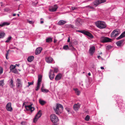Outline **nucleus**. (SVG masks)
<instances>
[{
  "mask_svg": "<svg viewBox=\"0 0 125 125\" xmlns=\"http://www.w3.org/2000/svg\"><path fill=\"white\" fill-rule=\"evenodd\" d=\"M94 5L95 7H96L97 5L100 4L99 0H96L94 2Z\"/></svg>",
  "mask_w": 125,
  "mask_h": 125,
  "instance_id": "nucleus-25",
  "label": "nucleus"
},
{
  "mask_svg": "<svg viewBox=\"0 0 125 125\" xmlns=\"http://www.w3.org/2000/svg\"><path fill=\"white\" fill-rule=\"evenodd\" d=\"M115 31H113L111 34V37L112 38L114 37H115Z\"/></svg>",
  "mask_w": 125,
  "mask_h": 125,
  "instance_id": "nucleus-41",
  "label": "nucleus"
},
{
  "mask_svg": "<svg viewBox=\"0 0 125 125\" xmlns=\"http://www.w3.org/2000/svg\"><path fill=\"white\" fill-rule=\"evenodd\" d=\"M28 86H29L30 85H32L33 84V82H28Z\"/></svg>",
  "mask_w": 125,
  "mask_h": 125,
  "instance_id": "nucleus-53",
  "label": "nucleus"
},
{
  "mask_svg": "<svg viewBox=\"0 0 125 125\" xmlns=\"http://www.w3.org/2000/svg\"><path fill=\"white\" fill-rule=\"evenodd\" d=\"M114 31H115L114 33H115V37H116L119 35V33L118 32V31L116 30V29L114 30Z\"/></svg>",
  "mask_w": 125,
  "mask_h": 125,
  "instance_id": "nucleus-34",
  "label": "nucleus"
},
{
  "mask_svg": "<svg viewBox=\"0 0 125 125\" xmlns=\"http://www.w3.org/2000/svg\"><path fill=\"white\" fill-rule=\"evenodd\" d=\"M54 76L55 75L53 73H51V74H49V76L51 80H52L54 78Z\"/></svg>",
  "mask_w": 125,
  "mask_h": 125,
  "instance_id": "nucleus-26",
  "label": "nucleus"
},
{
  "mask_svg": "<svg viewBox=\"0 0 125 125\" xmlns=\"http://www.w3.org/2000/svg\"><path fill=\"white\" fill-rule=\"evenodd\" d=\"M77 31L83 33L85 35L88 36L90 38H92L93 37V35L90 33L88 31H85L82 30H77Z\"/></svg>",
  "mask_w": 125,
  "mask_h": 125,
  "instance_id": "nucleus-4",
  "label": "nucleus"
},
{
  "mask_svg": "<svg viewBox=\"0 0 125 125\" xmlns=\"http://www.w3.org/2000/svg\"><path fill=\"white\" fill-rule=\"evenodd\" d=\"M5 35V33L3 31L0 32V38H3Z\"/></svg>",
  "mask_w": 125,
  "mask_h": 125,
  "instance_id": "nucleus-27",
  "label": "nucleus"
},
{
  "mask_svg": "<svg viewBox=\"0 0 125 125\" xmlns=\"http://www.w3.org/2000/svg\"><path fill=\"white\" fill-rule=\"evenodd\" d=\"M50 117L51 121L53 123H56L59 121V119L54 114L51 115Z\"/></svg>",
  "mask_w": 125,
  "mask_h": 125,
  "instance_id": "nucleus-3",
  "label": "nucleus"
},
{
  "mask_svg": "<svg viewBox=\"0 0 125 125\" xmlns=\"http://www.w3.org/2000/svg\"><path fill=\"white\" fill-rule=\"evenodd\" d=\"M100 68H101V69H104V67H101Z\"/></svg>",
  "mask_w": 125,
  "mask_h": 125,
  "instance_id": "nucleus-60",
  "label": "nucleus"
},
{
  "mask_svg": "<svg viewBox=\"0 0 125 125\" xmlns=\"http://www.w3.org/2000/svg\"><path fill=\"white\" fill-rule=\"evenodd\" d=\"M88 75H89V76H90L91 75V74H90V73H88Z\"/></svg>",
  "mask_w": 125,
  "mask_h": 125,
  "instance_id": "nucleus-61",
  "label": "nucleus"
},
{
  "mask_svg": "<svg viewBox=\"0 0 125 125\" xmlns=\"http://www.w3.org/2000/svg\"><path fill=\"white\" fill-rule=\"evenodd\" d=\"M25 102H24L23 103V104H22V106H23L25 104Z\"/></svg>",
  "mask_w": 125,
  "mask_h": 125,
  "instance_id": "nucleus-64",
  "label": "nucleus"
},
{
  "mask_svg": "<svg viewBox=\"0 0 125 125\" xmlns=\"http://www.w3.org/2000/svg\"><path fill=\"white\" fill-rule=\"evenodd\" d=\"M25 107L27 110L31 111V112L33 111L34 110V107L31 106V104L28 105H25Z\"/></svg>",
  "mask_w": 125,
  "mask_h": 125,
  "instance_id": "nucleus-10",
  "label": "nucleus"
},
{
  "mask_svg": "<svg viewBox=\"0 0 125 125\" xmlns=\"http://www.w3.org/2000/svg\"><path fill=\"white\" fill-rule=\"evenodd\" d=\"M124 37H125V31L123 32L119 37L116 38V40H118Z\"/></svg>",
  "mask_w": 125,
  "mask_h": 125,
  "instance_id": "nucleus-17",
  "label": "nucleus"
},
{
  "mask_svg": "<svg viewBox=\"0 0 125 125\" xmlns=\"http://www.w3.org/2000/svg\"><path fill=\"white\" fill-rule=\"evenodd\" d=\"M19 64H16L15 65V66H16H16H19Z\"/></svg>",
  "mask_w": 125,
  "mask_h": 125,
  "instance_id": "nucleus-59",
  "label": "nucleus"
},
{
  "mask_svg": "<svg viewBox=\"0 0 125 125\" xmlns=\"http://www.w3.org/2000/svg\"><path fill=\"white\" fill-rule=\"evenodd\" d=\"M42 76L41 75H39L38 76V79L37 83H41L42 79Z\"/></svg>",
  "mask_w": 125,
  "mask_h": 125,
  "instance_id": "nucleus-24",
  "label": "nucleus"
},
{
  "mask_svg": "<svg viewBox=\"0 0 125 125\" xmlns=\"http://www.w3.org/2000/svg\"><path fill=\"white\" fill-rule=\"evenodd\" d=\"M47 42H51L52 41V39L51 38H48L46 39Z\"/></svg>",
  "mask_w": 125,
  "mask_h": 125,
  "instance_id": "nucleus-36",
  "label": "nucleus"
},
{
  "mask_svg": "<svg viewBox=\"0 0 125 125\" xmlns=\"http://www.w3.org/2000/svg\"><path fill=\"white\" fill-rule=\"evenodd\" d=\"M53 72V70H50V72L49 73V74H51V73Z\"/></svg>",
  "mask_w": 125,
  "mask_h": 125,
  "instance_id": "nucleus-56",
  "label": "nucleus"
},
{
  "mask_svg": "<svg viewBox=\"0 0 125 125\" xmlns=\"http://www.w3.org/2000/svg\"><path fill=\"white\" fill-rule=\"evenodd\" d=\"M54 72L53 73H57L58 72V69L57 68H54Z\"/></svg>",
  "mask_w": 125,
  "mask_h": 125,
  "instance_id": "nucleus-43",
  "label": "nucleus"
},
{
  "mask_svg": "<svg viewBox=\"0 0 125 125\" xmlns=\"http://www.w3.org/2000/svg\"><path fill=\"white\" fill-rule=\"evenodd\" d=\"M62 75L60 74H58L56 76L55 78L56 80H59L61 79L62 77Z\"/></svg>",
  "mask_w": 125,
  "mask_h": 125,
  "instance_id": "nucleus-19",
  "label": "nucleus"
},
{
  "mask_svg": "<svg viewBox=\"0 0 125 125\" xmlns=\"http://www.w3.org/2000/svg\"><path fill=\"white\" fill-rule=\"evenodd\" d=\"M43 23V21H41L40 23L41 24H42Z\"/></svg>",
  "mask_w": 125,
  "mask_h": 125,
  "instance_id": "nucleus-58",
  "label": "nucleus"
},
{
  "mask_svg": "<svg viewBox=\"0 0 125 125\" xmlns=\"http://www.w3.org/2000/svg\"><path fill=\"white\" fill-rule=\"evenodd\" d=\"M11 39V36H10V37H9L7 38V40H6L5 41V42H7V43L9 42L10 41V40Z\"/></svg>",
  "mask_w": 125,
  "mask_h": 125,
  "instance_id": "nucleus-38",
  "label": "nucleus"
},
{
  "mask_svg": "<svg viewBox=\"0 0 125 125\" xmlns=\"http://www.w3.org/2000/svg\"><path fill=\"white\" fill-rule=\"evenodd\" d=\"M16 14H13V16H15L16 15Z\"/></svg>",
  "mask_w": 125,
  "mask_h": 125,
  "instance_id": "nucleus-63",
  "label": "nucleus"
},
{
  "mask_svg": "<svg viewBox=\"0 0 125 125\" xmlns=\"http://www.w3.org/2000/svg\"><path fill=\"white\" fill-rule=\"evenodd\" d=\"M115 31H113L111 34V37L112 38L114 37H115Z\"/></svg>",
  "mask_w": 125,
  "mask_h": 125,
  "instance_id": "nucleus-42",
  "label": "nucleus"
},
{
  "mask_svg": "<svg viewBox=\"0 0 125 125\" xmlns=\"http://www.w3.org/2000/svg\"><path fill=\"white\" fill-rule=\"evenodd\" d=\"M4 12H8L9 13H10L11 11V10L8 8H5L4 9Z\"/></svg>",
  "mask_w": 125,
  "mask_h": 125,
  "instance_id": "nucleus-30",
  "label": "nucleus"
},
{
  "mask_svg": "<svg viewBox=\"0 0 125 125\" xmlns=\"http://www.w3.org/2000/svg\"><path fill=\"white\" fill-rule=\"evenodd\" d=\"M65 109L68 112H69L70 110V108L66 107L65 108Z\"/></svg>",
  "mask_w": 125,
  "mask_h": 125,
  "instance_id": "nucleus-49",
  "label": "nucleus"
},
{
  "mask_svg": "<svg viewBox=\"0 0 125 125\" xmlns=\"http://www.w3.org/2000/svg\"><path fill=\"white\" fill-rule=\"evenodd\" d=\"M90 119V117L89 115H87L86 116V117L84 118V119L86 121H89Z\"/></svg>",
  "mask_w": 125,
  "mask_h": 125,
  "instance_id": "nucleus-37",
  "label": "nucleus"
},
{
  "mask_svg": "<svg viewBox=\"0 0 125 125\" xmlns=\"http://www.w3.org/2000/svg\"><path fill=\"white\" fill-rule=\"evenodd\" d=\"M63 49L65 50H67L69 49V47L68 45H65L63 46Z\"/></svg>",
  "mask_w": 125,
  "mask_h": 125,
  "instance_id": "nucleus-40",
  "label": "nucleus"
},
{
  "mask_svg": "<svg viewBox=\"0 0 125 125\" xmlns=\"http://www.w3.org/2000/svg\"><path fill=\"white\" fill-rule=\"evenodd\" d=\"M63 107L62 105L60 104H57L55 108H54V110L57 114L59 115L63 110Z\"/></svg>",
  "mask_w": 125,
  "mask_h": 125,
  "instance_id": "nucleus-2",
  "label": "nucleus"
},
{
  "mask_svg": "<svg viewBox=\"0 0 125 125\" xmlns=\"http://www.w3.org/2000/svg\"><path fill=\"white\" fill-rule=\"evenodd\" d=\"M76 25L77 26H80L82 24V21L80 19H78L75 21Z\"/></svg>",
  "mask_w": 125,
  "mask_h": 125,
  "instance_id": "nucleus-12",
  "label": "nucleus"
},
{
  "mask_svg": "<svg viewBox=\"0 0 125 125\" xmlns=\"http://www.w3.org/2000/svg\"><path fill=\"white\" fill-rule=\"evenodd\" d=\"M111 39L107 37H104L102 39V41L103 42H110Z\"/></svg>",
  "mask_w": 125,
  "mask_h": 125,
  "instance_id": "nucleus-14",
  "label": "nucleus"
},
{
  "mask_svg": "<svg viewBox=\"0 0 125 125\" xmlns=\"http://www.w3.org/2000/svg\"><path fill=\"white\" fill-rule=\"evenodd\" d=\"M58 8L57 5H55L54 6H51L49 8V10L51 12H53L56 11Z\"/></svg>",
  "mask_w": 125,
  "mask_h": 125,
  "instance_id": "nucleus-8",
  "label": "nucleus"
},
{
  "mask_svg": "<svg viewBox=\"0 0 125 125\" xmlns=\"http://www.w3.org/2000/svg\"><path fill=\"white\" fill-rule=\"evenodd\" d=\"M88 7L89 8H91V9H93V7L92 6H88Z\"/></svg>",
  "mask_w": 125,
  "mask_h": 125,
  "instance_id": "nucleus-57",
  "label": "nucleus"
},
{
  "mask_svg": "<svg viewBox=\"0 0 125 125\" xmlns=\"http://www.w3.org/2000/svg\"><path fill=\"white\" fill-rule=\"evenodd\" d=\"M9 51V50L8 51H7V52L5 54L6 57L7 59H8V58L7 57V56H8V54L9 53V51Z\"/></svg>",
  "mask_w": 125,
  "mask_h": 125,
  "instance_id": "nucleus-52",
  "label": "nucleus"
},
{
  "mask_svg": "<svg viewBox=\"0 0 125 125\" xmlns=\"http://www.w3.org/2000/svg\"><path fill=\"white\" fill-rule=\"evenodd\" d=\"M80 105L79 104V103L77 104H75L73 105V108L74 110L76 111H77L80 108Z\"/></svg>",
  "mask_w": 125,
  "mask_h": 125,
  "instance_id": "nucleus-15",
  "label": "nucleus"
},
{
  "mask_svg": "<svg viewBox=\"0 0 125 125\" xmlns=\"http://www.w3.org/2000/svg\"><path fill=\"white\" fill-rule=\"evenodd\" d=\"M45 60L47 62L49 63H51L52 62L53 59L51 57H46L45 58Z\"/></svg>",
  "mask_w": 125,
  "mask_h": 125,
  "instance_id": "nucleus-16",
  "label": "nucleus"
},
{
  "mask_svg": "<svg viewBox=\"0 0 125 125\" xmlns=\"http://www.w3.org/2000/svg\"><path fill=\"white\" fill-rule=\"evenodd\" d=\"M96 26L98 28L102 29L105 28L106 27L105 22L101 21H98L95 22Z\"/></svg>",
  "mask_w": 125,
  "mask_h": 125,
  "instance_id": "nucleus-1",
  "label": "nucleus"
},
{
  "mask_svg": "<svg viewBox=\"0 0 125 125\" xmlns=\"http://www.w3.org/2000/svg\"><path fill=\"white\" fill-rule=\"evenodd\" d=\"M41 111L40 110L38 112L35 116L33 120V122L35 123H36L38 119L41 117Z\"/></svg>",
  "mask_w": 125,
  "mask_h": 125,
  "instance_id": "nucleus-5",
  "label": "nucleus"
},
{
  "mask_svg": "<svg viewBox=\"0 0 125 125\" xmlns=\"http://www.w3.org/2000/svg\"><path fill=\"white\" fill-rule=\"evenodd\" d=\"M4 85V80H3L0 81V86L3 87Z\"/></svg>",
  "mask_w": 125,
  "mask_h": 125,
  "instance_id": "nucleus-31",
  "label": "nucleus"
},
{
  "mask_svg": "<svg viewBox=\"0 0 125 125\" xmlns=\"http://www.w3.org/2000/svg\"><path fill=\"white\" fill-rule=\"evenodd\" d=\"M78 42L76 41H74L73 42V44L75 45H77L78 44Z\"/></svg>",
  "mask_w": 125,
  "mask_h": 125,
  "instance_id": "nucleus-54",
  "label": "nucleus"
},
{
  "mask_svg": "<svg viewBox=\"0 0 125 125\" xmlns=\"http://www.w3.org/2000/svg\"><path fill=\"white\" fill-rule=\"evenodd\" d=\"M95 50V47L94 46L90 47L89 49V53L91 55H92L94 53Z\"/></svg>",
  "mask_w": 125,
  "mask_h": 125,
  "instance_id": "nucleus-9",
  "label": "nucleus"
},
{
  "mask_svg": "<svg viewBox=\"0 0 125 125\" xmlns=\"http://www.w3.org/2000/svg\"><path fill=\"white\" fill-rule=\"evenodd\" d=\"M97 57L98 58H100L101 57V56L100 55H98L97 56Z\"/></svg>",
  "mask_w": 125,
  "mask_h": 125,
  "instance_id": "nucleus-62",
  "label": "nucleus"
},
{
  "mask_svg": "<svg viewBox=\"0 0 125 125\" xmlns=\"http://www.w3.org/2000/svg\"><path fill=\"white\" fill-rule=\"evenodd\" d=\"M9 86L11 88H13L14 86L15 85L13 83V79L11 78L9 80Z\"/></svg>",
  "mask_w": 125,
  "mask_h": 125,
  "instance_id": "nucleus-11",
  "label": "nucleus"
},
{
  "mask_svg": "<svg viewBox=\"0 0 125 125\" xmlns=\"http://www.w3.org/2000/svg\"><path fill=\"white\" fill-rule=\"evenodd\" d=\"M66 23V21L63 20H61L58 22L57 24L60 25H62Z\"/></svg>",
  "mask_w": 125,
  "mask_h": 125,
  "instance_id": "nucleus-18",
  "label": "nucleus"
},
{
  "mask_svg": "<svg viewBox=\"0 0 125 125\" xmlns=\"http://www.w3.org/2000/svg\"><path fill=\"white\" fill-rule=\"evenodd\" d=\"M34 59V57L33 56H29L27 59V61L30 62L32 61Z\"/></svg>",
  "mask_w": 125,
  "mask_h": 125,
  "instance_id": "nucleus-21",
  "label": "nucleus"
},
{
  "mask_svg": "<svg viewBox=\"0 0 125 125\" xmlns=\"http://www.w3.org/2000/svg\"><path fill=\"white\" fill-rule=\"evenodd\" d=\"M112 47L110 45H108L106 46V49L107 50H109Z\"/></svg>",
  "mask_w": 125,
  "mask_h": 125,
  "instance_id": "nucleus-45",
  "label": "nucleus"
},
{
  "mask_svg": "<svg viewBox=\"0 0 125 125\" xmlns=\"http://www.w3.org/2000/svg\"><path fill=\"white\" fill-rule=\"evenodd\" d=\"M99 0L100 4L104 3L106 1L104 0Z\"/></svg>",
  "mask_w": 125,
  "mask_h": 125,
  "instance_id": "nucleus-47",
  "label": "nucleus"
},
{
  "mask_svg": "<svg viewBox=\"0 0 125 125\" xmlns=\"http://www.w3.org/2000/svg\"><path fill=\"white\" fill-rule=\"evenodd\" d=\"M71 9L73 10H78V8L74 7H72L71 8Z\"/></svg>",
  "mask_w": 125,
  "mask_h": 125,
  "instance_id": "nucleus-39",
  "label": "nucleus"
},
{
  "mask_svg": "<svg viewBox=\"0 0 125 125\" xmlns=\"http://www.w3.org/2000/svg\"><path fill=\"white\" fill-rule=\"evenodd\" d=\"M3 73V69L1 67H0V74H1Z\"/></svg>",
  "mask_w": 125,
  "mask_h": 125,
  "instance_id": "nucleus-51",
  "label": "nucleus"
},
{
  "mask_svg": "<svg viewBox=\"0 0 125 125\" xmlns=\"http://www.w3.org/2000/svg\"><path fill=\"white\" fill-rule=\"evenodd\" d=\"M38 3V1L37 0H36L35 1V2H32V5H34V6L36 5H37V4Z\"/></svg>",
  "mask_w": 125,
  "mask_h": 125,
  "instance_id": "nucleus-46",
  "label": "nucleus"
},
{
  "mask_svg": "<svg viewBox=\"0 0 125 125\" xmlns=\"http://www.w3.org/2000/svg\"><path fill=\"white\" fill-rule=\"evenodd\" d=\"M26 122L25 121H23L21 123V124L22 125H24L26 124Z\"/></svg>",
  "mask_w": 125,
  "mask_h": 125,
  "instance_id": "nucleus-48",
  "label": "nucleus"
},
{
  "mask_svg": "<svg viewBox=\"0 0 125 125\" xmlns=\"http://www.w3.org/2000/svg\"><path fill=\"white\" fill-rule=\"evenodd\" d=\"M42 47H39L37 48L35 51L36 54L37 55L40 53L42 50Z\"/></svg>",
  "mask_w": 125,
  "mask_h": 125,
  "instance_id": "nucleus-13",
  "label": "nucleus"
},
{
  "mask_svg": "<svg viewBox=\"0 0 125 125\" xmlns=\"http://www.w3.org/2000/svg\"><path fill=\"white\" fill-rule=\"evenodd\" d=\"M16 86L18 88H21L22 87V82L21 80L19 78L17 79L16 81Z\"/></svg>",
  "mask_w": 125,
  "mask_h": 125,
  "instance_id": "nucleus-6",
  "label": "nucleus"
},
{
  "mask_svg": "<svg viewBox=\"0 0 125 125\" xmlns=\"http://www.w3.org/2000/svg\"><path fill=\"white\" fill-rule=\"evenodd\" d=\"M15 67L16 66H14L13 65H11L10 67V71H12V70L15 69Z\"/></svg>",
  "mask_w": 125,
  "mask_h": 125,
  "instance_id": "nucleus-35",
  "label": "nucleus"
},
{
  "mask_svg": "<svg viewBox=\"0 0 125 125\" xmlns=\"http://www.w3.org/2000/svg\"><path fill=\"white\" fill-rule=\"evenodd\" d=\"M40 84L41 83H37V86L35 88V90L36 91H37L38 90L40 86Z\"/></svg>",
  "mask_w": 125,
  "mask_h": 125,
  "instance_id": "nucleus-33",
  "label": "nucleus"
},
{
  "mask_svg": "<svg viewBox=\"0 0 125 125\" xmlns=\"http://www.w3.org/2000/svg\"><path fill=\"white\" fill-rule=\"evenodd\" d=\"M67 42H69L70 41V37H69L68 38V39L67 40Z\"/></svg>",
  "mask_w": 125,
  "mask_h": 125,
  "instance_id": "nucleus-55",
  "label": "nucleus"
},
{
  "mask_svg": "<svg viewBox=\"0 0 125 125\" xmlns=\"http://www.w3.org/2000/svg\"><path fill=\"white\" fill-rule=\"evenodd\" d=\"M27 21H28V23H29L31 24H33L34 23V22L32 21H30L28 20Z\"/></svg>",
  "mask_w": 125,
  "mask_h": 125,
  "instance_id": "nucleus-50",
  "label": "nucleus"
},
{
  "mask_svg": "<svg viewBox=\"0 0 125 125\" xmlns=\"http://www.w3.org/2000/svg\"><path fill=\"white\" fill-rule=\"evenodd\" d=\"M43 86L41 89V91L42 92L44 93H47L49 92V91L48 90L46 89H44L43 88Z\"/></svg>",
  "mask_w": 125,
  "mask_h": 125,
  "instance_id": "nucleus-29",
  "label": "nucleus"
},
{
  "mask_svg": "<svg viewBox=\"0 0 125 125\" xmlns=\"http://www.w3.org/2000/svg\"><path fill=\"white\" fill-rule=\"evenodd\" d=\"M10 24V23L7 22H4L0 24V26L2 27L5 25H8Z\"/></svg>",
  "mask_w": 125,
  "mask_h": 125,
  "instance_id": "nucleus-22",
  "label": "nucleus"
},
{
  "mask_svg": "<svg viewBox=\"0 0 125 125\" xmlns=\"http://www.w3.org/2000/svg\"><path fill=\"white\" fill-rule=\"evenodd\" d=\"M124 41V40H121L116 42V44L118 46H121Z\"/></svg>",
  "mask_w": 125,
  "mask_h": 125,
  "instance_id": "nucleus-20",
  "label": "nucleus"
},
{
  "mask_svg": "<svg viewBox=\"0 0 125 125\" xmlns=\"http://www.w3.org/2000/svg\"><path fill=\"white\" fill-rule=\"evenodd\" d=\"M11 71L14 73H17V69L15 68L14 69L12 70V71Z\"/></svg>",
  "mask_w": 125,
  "mask_h": 125,
  "instance_id": "nucleus-44",
  "label": "nucleus"
},
{
  "mask_svg": "<svg viewBox=\"0 0 125 125\" xmlns=\"http://www.w3.org/2000/svg\"><path fill=\"white\" fill-rule=\"evenodd\" d=\"M73 90L75 91L76 94L77 95H79L80 92L77 88H74Z\"/></svg>",
  "mask_w": 125,
  "mask_h": 125,
  "instance_id": "nucleus-23",
  "label": "nucleus"
},
{
  "mask_svg": "<svg viewBox=\"0 0 125 125\" xmlns=\"http://www.w3.org/2000/svg\"><path fill=\"white\" fill-rule=\"evenodd\" d=\"M39 102L40 104L42 105H43L46 103L45 101L40 99L39 100Z\"/></svg>",
  "mask_w": 125,
  "mask_h": 125,
  "instance_id": "nucleus-28",
  "label": "nucleus"
},
{
  "mask_svg": "<svg viewBox=\"0 0 125 125\" xmlns=\"http://www.w3.org/2000/svg\"><path fill=\"white\" fill-rule=\"evenodd\" d=\"M69 48L70 49L72 50L73 51L76 50L75 48L73 47L71 44H70L69 45Z\"/></svg>",
  "mask_w": 125,
  "mask_h": 125,
  "instance_id": "nucleus-32",
  "label": "nucleus"
},
{
  "mask_svg": "<svg viewBox=\"0 0 125 125\" xmlns=\"http://www.w3.org/2000/svg\"><path fill=\"white\" fill-rule=\"evenodd\" d=\"M11 104L10 102L8 103L6 107V110L8 111L11 112L13 110V109L11 107Z\"/></svg>",
  "mask_w": 125,
  "mask_h": 125,
  "instance_id": "nucleus-7",
  "label": "nucleus"
}]
</instances>
